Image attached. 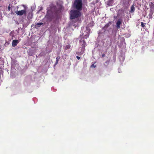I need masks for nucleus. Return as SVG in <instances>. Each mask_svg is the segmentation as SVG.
<instances>
[{
    "label": "nucleus",
    "instance_id": "11",
    "mask_svg": "<svg viewBox=\"0 0 154 154\" xmlns=\"http://www.w3.org/2000/svg\"><path fill=\"white\" fill-rule=\"evenodd\" d=\"M60 58V57L59 55L57 56L56 57V62L55 63L54 65H56L58 63V62L59 61Z\"/></svg>",
    "mask_w": 154,
    "mask_h": 154
},
{
    "label": "nucleus",
    "instance_id": "17",
    "mask_svg": "<svg viewBox=\"0 0 154 154\" xmlns=\"http://www.w3.org/2000/svg\"><path fill=\"white\" fill-rule=\"evenodd\" d=\"M76 57L78 60H79L80 59V57L78 56H76Z\"/></svg>",
    "mask_w": 154,
    "mask_h": 154
},
{
    "label": "nucleus",
    "instance_id": "8",
    "mask_svg": "<svg viewBox=\"0 0 154 154\" xmlns=\"http://www.w3.org/2000/svg\"><path fill=\"white\" fill-rule=\"evenodd\" d=\"M70 48L72 49L71 46L70 45L68 44L66 45L65 47V50H67L69 49Z\"/></svg>",
    "mask_w": 154,
    "mask_h": 154
},
{
    "label": "nucleus",
    "instance_id": "16",
    "mask_svg": "<svg viewBox=\"0 0 154 154\" xmlns=\"http://www.w3.org/2000/svg\"><path fill=\"white\" fill-rule=\"evenodd\" d=\"M43 24V23H37V25L38 26H41Z\"/></svg>",
    "mask_w": 154,
    "mask_h": 154
},
{
    "label": "nucleus",
    "instance_id": "4",
    "mask_svg": "<svg viewBox=\"0 0 154 154\" xmlns=\"http://www.w3.org/2000/svg\"><path fill=\"white\" fill-rule=\"evenodd\" d=\"M122 22V20L121 19H119L116 23V27L118 29L120 28L121 24Z\"/></svg>",
    "mask_w": 154,
    "mask_h": 154
},
{
    "label": "nucleus",
    "instance_id": "15",
    "mask_svg": "<svg viewBox=\"0 0 154 154\" xmlns=\"http://www.w3.org/2000/svg\"><path fill=\"white\" fill-rule=\"evenodd\" d=\"M146 24V23H144L143 22H141V26L142 27H144L145 26Z\"/></svg>",
    "mask_w": 154,
    "mask_h": 154
},
{
    "label": "nucleus",
    "instance_id": "5",
    "mask_svg": "<svg viewBox=\"0 0 154 154\" xmlns=\"http://www.w3.org/2000/svg\"><path fill=\"white\" fill-rule=\"evenodd\" d=\"M19 41L17 40H14L12 41V44L13 47H15L17 45V44L19 43Z\"/></svg>",
    "mask_w": 154,
    "mask_h": 154
},
{
    "label": "nucleus",
    "instance_id": "14",
    "mask_svg": "<svg viewBox=\"0 0 154 154\" xmlns=\"http://www.w3.org/2000/svg\"><path fill=\"white\" fill-rule=\"evenodd\" d=\"M85 48H82L81 49V51L80 52L82 54L84 52H85Z\"/></svg>",
    "mask_w": 154,
    "mask_h": 154
},
{
    "label": "nucleus",
    "instance_id": "2",
    "mask_svg": "<svg viewBox=\"0 0 154 154\" xmlns=\"http://www.w3.org/2000/svg\"><path fill=\"white\" fill-rule=\"evenodd\" d=\"M74 5L78 10H81L82 7V0H75Z\"/></svg>",
    "mask_w": 154,
    "mask_h": 154
},
{
    "label": "nucleus",
    "instance_id": "21",
    "mask_svg": "<svg viewBox=\"0 0 154 154\" xmlns=\"http://www.w3.org/2000/svg\"><path fill=\"white\" fill-rule=\"evenodd\" d=\"M105 56V54H103L102 55V57H103Z\"/></svg>",
    "mask_w": 154,
    "mask_h": 154
},
{
    "label": "nucleus",
    "instance_id": "6",
    "mask_svg": "<svg viewBox=\"0 0 154 154\" xmlns=\"http://www.w3.org/2000/svg\"><path fill=\"white\" fill-rule=\"evenodd\" d=\"M150 11H152L154 12V3L151 2L150 4Z\"/></svg>",
    "mask_w": 154,
    "mask_h": 154
},
{
    "label": "nucleus",
    "instance_id": "1",
    "mask_svg": "<svg viewBox=\"0 0 154 154\" xmlns=\"http://www.w3.org/2000/svg\"><path fill=\"white\" fill-rule=\"evenodd\" d=\"M81 13L80 11L76 10H72L70 11V18L74 19L80 17Z\"/></svg>",
    "mask_w": 154,
    "mask_h": 154
},
{
    "label": "nucleus",
    "instance_id": "19",
    "mask_svg": "<svg viewBox=\"0 0 154 154\" xmlns=\"http://www.w3.org/2000/svg\"><path fill=\"white\" fill-rule=\"evenodd\" d=\"M91 67H94L95 68V66H94V64H92V65H91Z\"/></svg>",
    "mask_w": 154,
    "mask_h": 154
},
{
    "label": "nucleus",
    "instance_id": "12",
    "mask_svg": "<svg viewBox=\"0 0 154 154\" xmlns=\"http://www.w3.org/2000/svg\"><path fill=\"white\" fill-rule=\"evenodd\" d=\"M135 7H134V5H133L131 6V11L130 12L131 13L133 12L134 11H135Z\"/></svg>",
    "mask_w": 154,
    "mask_h": 154
},
{
    "label": "nucleus",
    "instance_id": "13",
    "mask_svg": "<svg viewBox=\"0 0 154 154\" xmlns=\"http://www.w3.org/2000/svg\"><path fill=\"white\" fill-rule=\"evenodd\" d=\"M113 4L112 0H109L107 2V5L109 6L112 5Z\"/></svg>",
    "mask_w": 154,
    "mask_h": 154
},
{
    "label": "nucleus",
    "instance_id": "10",
    "mask_svg": "<svg viewBox=\"0 0 154 154\" xmlns=\"http://www.w3.org/2000/svg\"><path fill=\"white\" fill-rule=\"evenodd\" d=\"M82 43H83L82 45V48H85V46L86 45V42L84 40H82Z\"/></svg>",
    "mask_w": 154,
    "mask_h": 154
},
{
    "label": "nucleus",
    "instance_id": "9",
    "mask_svg": "<svg viewBox=\"0 0 154 154\" xmlns=\"http://www.w3.org/2000/svg\"><path fill=\"white\" fill-rule=\"evenodd\" d=\"M154 12L152 11H150V13L149 14V19H151L152 18V15L153 14Z\"/></svg>",
    "mask_w": 154,
    "mask_h": 154
},
{
    "label": "nucleus",
    "instance_id": "20",
    "mask_svg": "<svg viewBox=\"0 0 154 154\" xmlns=\"http://www.w3.org/2000/svg\"><path fill=\"white\" fill-rule=\"evenodd\" d=\"M117 17L116 16H114V18L115 19H116L117 18Z\"/></svg>",
    "mask_w": 154,
    "mask_h": 154
},
{
    "label": "nucleus",
    "instance_id": "3",
    "mask_svg": "<svg viewBox=\"0 0 154 154\" xmlns=\"http://www.w3.org/2000/svg\"><path fill=\"white\" fill-rule=\"evenodd\" d=\"M15 13L18 15L21 16L23 14H26V11L25 10H22L20 11H16Z\"/></svg>",
    "mask_w": 154,
    "mask_h": 154
},
{
    "label": "nucleus",
    "instance_id": "7",
    "mask_svg": "<svg viewBox=\"0 0 154 154\" xmlns=\"http://www.w3.org/2000/svg\"><path fill=\"white\" fill-rule=\"evenodd\" d=\"M111 24V22L110 21L108 23H107L104 27L103 29L104 30H106L107 29V28L109 27L110 25Z\"/></svg>",
    "mask_w": 154,
    "mask_h": 154
},
{
    "label": "nucleus",
    "instance_id": "18",
    "mask_svg": "<svg viewBox=\"0 0 154 154\" xmlns=\"http://www.w3.org/2000/svg\"><path fill=\"white\" fill-rule=\"evenodd\" d=\"M10 8H11V7H10V5H9L8 7V11H10Z\"/></svg>",
    "mask_w": 154,
    "mask_h": 154
}]
</instances>
